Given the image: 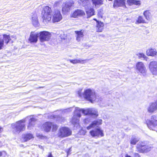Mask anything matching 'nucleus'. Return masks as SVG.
Segmentation results:
<instances>
[{
	"mask_svg": "<svg viewBox=\"0 0 157 157\" xmlns=\"http://www.w3.org/2000/svg\"><path fill=\"white\" fill-rule=\"evenodd\" d=\"M52 13V10L48 6H45L43 7L41 13V17L43 22L46 24L51 21ZM62 18L63 17L60 11L58 10H55L52 15V22H58L61 21Z\"/></svg>",
	"mask_w": 157,
	"mask_h": 157,
	"instance_id": "1",
	"label": "nucleus"
},
{
	"mask_svg": "<svg viewBox=\"0 0 157 157\" xmlns=\"http://www.w3.org/2000/svg\"><path fill=\"white\" fill-rule=\"evenodd\" d=\"M25 122V119H22L17 121L15 124H13L11 125L13 133L14 134H18L25 131L26 128L25 125L22 123Z\"/></svg>",
	"mask_w": 157,
	"mask_h": 157,
	"instance_id": "2",
	"label": "nucleus"
},
{
	"mask_svg": "<svg viewBox=\"0 0 157 157\" xmlns=\"http://www.w3.org/2000/svg\"><path fill=\"white\" fill-rule=\"evenodd\" d=\"M59 126L56 124L51 121H46L43 123L41 126V129L46 132H49L51 131L52 132L57 131Z\"/></svg>",
	"mask_w": 157,
	"mask_h": 157,
	"instance_id": "3",
	"label": "nucleus"
},
{
	"mask_svg": "<svg viewBox=\"0 0 157 157\" xmlns=\"http://www.w3.org/2000/svg\"><path fill=\"white\" fill-rule=\"evenodd\" d=\"M145 123L150 129L157 132V117L156 116H152L151 120H147Z\"/></svg>",
	"mask_w": 157,
	"mask_h": 157,
	"instance_id": "4",
	"label": "nucleus"
},
{
	"mask_svg": "<svg viewBox=\"0 0 157 157\" xmlns=\"http://www.w3.org/2000/svg\"><path fill=\"white\" fill-rule=\"evenodd\" d=\"M71 134L72 131L69 128L63 126L59 128L57 135L59 138H63L68 137Z\"/></svg>",
	"mask_w": 157,
	"mask_h": 157,
	"instance_id": "5",
	"label": "nucleus"
},
{
	"mask_svg": "<svg viewBox=\"0 0 157 157\" xmlns=\"http://www.w3.org/2000/svg\"><path fill=\"white\" fill-rule=\"evenodd\" d=\"M84 97L91 102L95 100L96 98L95 94L90 89L86 90L84 92Z\"/></svg>",
	"mask_w": 157,
	"mask_h": 157,
	"instance_id": "6",
	"label": "nucleus"
},
{
	"mask_svg": "<svg viewBox=\"0 0 157 157\" xmlns=\"http://www.w3.org/2000/svg\"><path fill=\"white\" fill-rule=\"evenodd\" d=\"M39 39L41 42L48 41L51 39V33L47 31H42L39 33Z\"/></svg>",
	"mask_w": 157,
	"mask_h": 157,
	"instance_id": "7",
	"label": "nucleus"
},
{
	"mask_svg": "<svg viewBox=\"0 0 157 157\" xmlns=\"http://www.w3.org/2000/svg\"><path fill=\"white\" fill-rule=\"evenodd\" d=\"M136 148L137 151L139 153L147 152L150 150V147L144 143L141 142L137 144Z\"/></svg>",
	"mask_w": 157,
	"mask_h": 157,
	"instance_id": "8",
	"label": "nucleus"
},
{
	"mask_svg": "<svg viewBox=\"0 0 157 157\" xmlns=\"http://www.w3.org/2000/svg\"><path fill=\"white\" fill-rule=\"evenodd\" d=\"M89 133L91 136L93 137H99L100 136L102 137L104 135L103 131L99 128L91 130Z\"/></svg>",
	"mask_w": 157,
	"mask_h": 157,
	"instance_id": "9",
	"label": "nucleus"
},
{
	"mask_svg": "<svg viewBox=\"0 0 157 157\" xmlns=\"http://www.w3.org/2000/svg\"><path fill=\"white\" fill-rule=\"evenodd\" d=\"M149 68L153 75H157V62L155 61L151 62L149 64Z\"/></svg>",
	"mask_w": 157,
	"mask_h": 157,
	"instance_id": "10",
	"label": "nucleus"
},
{
	"mask_svg": "<svg viewBox=\"0 0 157 157\" xmlns=\"http://www.w3.org/2000/svg\"><path fill=\"white\" fill-rule=\"evenodd\" d=\"M85 15V12L81 9H77L74 10L71 14V17L74 18H77L79 17L84 16Z\"/></svg>",
	"mask_w": 157,
	"mask_h": 157,
	"instance_id": "11",
	"label": "nucleus"
},
{
	"mask_svg": "<svg viewBox=\"0 0 157 157\" xmlns=\"http://www.w3.org/2000/svg\"><path fill=\"white\" fill-rule=\"evenodd\" d=\"M82 112L85 115H90L94 116L96 117L98 116V112L97 111H95L90 109H82Z\"/></svg>",
	"mask_w": 157,
	"mask_h": 157,
	"instance_id": "12",
	"label": "nucleus"
},
{
	"mask_svg": "<svg viewBox=\"0 0 157 157\" xmlns=\"http://www.w3.org/2000/svg\"><path fill=\"white\" fill-rule=\"evenodd\" d=\"M136 69L141 73H145L146 69L144 63L141 62H138L136 65Z\"/></svg>",
	"mask_w": 157,
	"mask_h": 157,
	"instance_id": "13",
	"label": "nucleus"
},
{
	"mask_svg": "<svg viewBox=\"0 0 157 157\" xmlns=\"http://www.w3.org/2000/svg\"><path fill=\"white\" fill-rule=\"evenodd\" d=\"M114 8L119 7H124L126 8L125 0H114L113 5Z\"/></svg>",
	"mask_w": 157,
	"mask_h": 157,
	"instance_id": "14",
	"label": "nucleus"
},
{
	"mask_svg": "<svg viewBox=\"0 0 157 157\" xmlns=\"http://www.w3.org/2000/svg\"><path fill=\"white\" fill-rule=\"evenodd\" d=\"M157 110V100L150 103L147 108L148 112L152 113Z\"/></svg>",
	"mask_w": 157,
	"mask_h": 157,
	"instance_id": "15",
	"label": "nucleus"
},
{
	"mask_svg": "<svg viewBox=\"0 0 157 157\" xmlns=\"http://www.w3.org/2000/svg\"><path fill=\"white\" fill-rule=\"evenodd\" d=\"M34 138L33 135L32 133H27L22 135L21 138L23 140L22 142H25L33 139Z\"/></svg>",
	"mask_w": 157,
	"mask_h": 157,
	"instance_id": "16",
	"label": "nucleus"
},
{
	"mask_svg": "<svg viewBox=\"0 0 157 157\" xmlns=\"http://www.w3.org/2000/svg\"><path fill=\"white\" fill-rule=\"evenodd\" d=\"M102 120L101 119H99L94 121L92 122L88 126L86 127L88 130L91 128H94L96 126H98L102 124Z\"/></svg>",
	"mask_w": 157,
	"mask_h": 157,
	"instance_id": "17",
	"label": "nucleus"
},
{
	"mask_svg": "<svg viewBox=\"0 0 157 157\" xmlns=\"http://www.w3.org/2000/svg\"><path fill=\"white\" fill-rule=\"evenodd\" d=\"M38 34H35L34 32H32L31 33L28 40L31 43H35L38 41Z\"/></svg>",
	"mask_w": 157,
	"mask_h": 157,
	"instance_id": "18",
	"label": "nucleus"
},
{
	"mask_svg": "<svg viewBox=\"0 0 157 157\" xmlns=\"http://www.w3.org/2000/svg\"><path fill=\"white\" fill-rule=\"evenodd\" d=\"M87 18H89L95 14V11L93 8L90 7L85 9Z\"/></svg>",
	"mask_w": 157,
	"mask_h": 157,
	"instance_id": "19",
	"label": "nucleus"
},
{
	"mask_svg": "<svg viewBox=\"0 0 157 157\" xmlns=\"http://www.w3.org/2000/svg\"><path fill=\"white\" fill-rule=\"evenodd\" d=\"M85 30L81 29L80 30H77L75 31L76 34V39L78 41H80L81 39L83 38L84 36Z\"/></svg>",
	"mask_w": 157,
	"mask_h": 157,
	"instance_id": "20",
	"label": "nucleus"
},
{
	"mask_svg": "<svg viewBox=\"0 0 157 157\" xmlns=\"http://www.w3.org/2000/svg\"><path fill=\"white\" fill-rule=\"evenodd\" d=\"M104 24L103 22L101 21L98 22L96 24V27L97 28L96 31L97 32H101L104 28Z\"/></svg>",
	"mask_w": 157,
	"mask_h": 157,
	"instance_id": "21",
	"label": "nucleus"
},
{
	"mask_svg": "<svg viewBox=\"0 0 157 157\" xmlns=\"http://www.w3.org/2000/svg\"><path fill=\"white\" fill-rule=\"evenodd\" d=\"M127 2L128 4L130 6L132 5L140 6L141 5L140 1V0H127Z\"/></svg>",
	"mask_w": 157,
	"mask_h": 157,
	"instance_id": "22",
	"label": "nucleus"
},
{
	"mask_svg": "<svg viewBox=\"0 0 157 157\" xmlns=\"http://www.w3.org/2000/svg\"><path fill=\"white\" fill-rule=\"evenodd\" d=\"M86 59L80 60L77 59H70L69 60V61L71 63L73 64H75L78 63H84L86 62Z\"/></svg>",
	"mask_w": 157,
	"mask_h": 157,
	"instance_id": "23",
	"label": "nucleus"
},
{
	"mask_svg": "<svg viewBox=\"0 0 157 157\" xmlns=\"http://www.w3.org/2000/svg\"><path fill=\"white\" fill-rule=\"evenodd\" d=\"M146 54L148 56H154L156 55L157 52L154 49L151 48L147 50Z\"/></svg>",
	"mask_w": 157,
	"mask_h": 157,
	"instance_id": "24",
	"label": "nucleus"
},
{
	"mask_svg": "<svg viewBox=\"0 0 157 157\" xmlns=\"http://www.w3.org/2000/svg\"><path fill=\"white\" fill-rule=\"evenodd\" d=\"M2 36L4 41L6 44H7L11 40L10 35L3 34Z\"/></svg>",
	"mask_w": 157,
	"mask_h": 157,
	"instance_id": "25",
	"label": "nucleus"
},
{
	"mask_svg": "<svg viewBox=\"0 0 157 157\" xmlns=\"http://www.w3.org/2000/svg\"><path fill=\"white\" fill-rule=\"evenodd\" d=\"M36 120L34 118H31L30 119L29 121L27 126L28 128H29L32 127H34L35 124Z\"/></svg>",
	"mask_w": 157,
	"mask_h": 157,
	"instance_id": "26",
	"label": "nucleus"
},
{
	"mask_svg": "<svg viewBox=\"0 0 157 157\" xmlns=\"http://www.w3.org/2000/svg\"><path fill=\"white\" fill-rule=\"evenodd\" d=\"M143 14L145 18L147 20L150 19L151 17V14L150 10H146L143 13Z\"/></svg>",
	"mask_w": 157,
	"mask_h": 157,
	"instance_id": "27",
	"label": "nucleus"
},
{
	"mask_svg": "<svg viewBox=\"0 0 157 157\" xmlns=\"http://www.w3.org/2000/svg\"><path fill=\"white\" fill-rule=\"evenodd\" d=\"M146 22L145 21L144 17L142 16H138L137 20L136 21V23L140 24V23H146Z\"/></svg>",
	"mask_w": 157,
	"mask_h": 157,
	"instance_id": "28",
	"label": "nucleus"
},
{
	"mask_svg": "<svg viewBox=\"0 0 157 157\" xmlns=\"http://www.w3.org/2000/svg\"><path fill=\"white\" fill-rule=\"evenodd\" d=\"M92 3L95 6L97 5H101L103 4V0H91Z\"/></svg>",
	"mask_w": 157,
	"mask_h": 157,
	"instance_id": "29",
	"label": "nucleus"
},
{
	"mask_svg": "<svg viewBox=\"0 0 157 157\" xmlns=\"http://www.w3.org/2000/svg\"><path fill=\"white\" fill-rule=\"evenodd\" d=\"M67 6L71 9V8L74 6L75 4V2L74 1L71 0L69 1L68 2H66L65 3Z\"/></svg>",
	"mask_w": 157,
	"mask_h": 157,
	"instance_id": "30",
	"label": "nucleus"
},
{
	"mask_svg": "<svg viewBox=\"0 0 157 157\" xmlns=\"http://www.w3.org/2000/svg\"><path fill=\"white\" fill-rule=\"evenodd\" d=\"M70 9L67 6L66 4L64 3V5L62 8V12L63 13H65L68 12L70 10Z\"/></svg>",
	"mask_w": 157,
	"mask_h": 157,
	"instance_id": "31",
	"label": "nucleus"
},
{
	"mask_svg": "<svg viewBox=\"0 0 157 157\" xmlns=\"http://www.w3.org/2000/svg\"><path fill=\"white\" fill-rule=\"evenodd\" d=\"M83 6H87L90 4V0H80Z\"/></svg>",
	"mask_w": 157,
	"mask_h": 157,
	"instance_id": "32",
	"label": "nucleus"
},
{
	"mask_svg": "<svg viewBox=\"0 0 157 157\" xmlns=\"http://www.w3.org/2000/svg\"><path fill=\"white\" fill-rule=\"evenodd\" d=\"M139 140L136 137H132L131 138L130 141V143L132 145H135L139 141Z\"/></svg>",
	"mask_w": 157,
	"mask_h": 157,
	"instance_id": "33",
	"label": "nucleus"
},
{
	"mask_svg": "<svg viewBox=\"0 0 157 157\" xmlns=\"http://www.w3.org/2000/svg\"><path fill=\"white\" fill-rule=\"evenodd\" d=\"M103 11L101 9L99 10L98 11V17L102 18L103 17Z\"/></svg>",
	"mask_w": 157,
	"mask_h": 157,
	"instance_id": "34",
	"label": "nucleus"
},
{
	"mask_svg": "<svg viewBox=\"0 0 157 157\" xmlns=\"http://www.w3.org/2000/svg\"><path fill=\"white\" fill-rule=\"evenodd\" d=\"M137 56H138L139 58H143L145 59L147 58V57L143 53H139L137 54Z\"/></svg>",
	"mask_w": 157,
	"mask_h": 157,
	"instance_id": "35",
	"label": "nucleus"
},
{
	"mask_svg": "<svg viewBox=\"0 0 157 157\" xmlns=\"http://www.w3.org/2000/svg\"><path fill=\"white\" fill-rule=\"evenodd\" d=\"M4 40L0 37V50L4 46Z\"/></svg>",
	"mask_w": 157,
	"mask_h": 157,
	"instance_id": "36",
	"label": "nucleus"
},
{
	"mask_svg": "<svg viewBox=\"0 0 157 157\" xmlns=\"http://www.w3.org/2000/svg\"><path fill=\"white\" fill-rule=\"evenodd\" d=\"M6 155V153L5 151H0V157H4Z\"/></svg>",
	"mask_w": 157,
	"mask_h": 157,
	"instance_id": "37",
	"label": "nucleus"
},
{
	"mask_svg": "<svg viewBox=\"0 0 157 157\" xmlns=\"http://www.w3.org/2000/svg\"><path fill=\"white\" fill-rule=\"evenodd\" d=\"M78 96L80 97H82L83 96H84V93H82V89L79 90L78 91Z\"/></svg>",
	"mask_w": 157,
	"mask_h": 157,
	"instance_id": "38",
	"label": "nucleus"
},
{
	"mask_svg": "<svg viewBox=\"0 0 157 157\" xmlns=\"http://www.w3.org/2000/svg\"><path fill=\"white\" fill-rule=\"evenodd\" d=\"M81 117V114L80 113H78L76 114H75L72 117V119L74 120L76 117L79 118Z\"/></svg>",
	"mask_w": 157,
	"mask_h": 157,
	"instance_id": "39",
	"label": "nucleus"
},
{
	"mask_svg": "<svg viewBox=\"0 0 157 157\" xmlns=\"http://www.w3.org/2000/svg\"><path fill=\"white\" fill-rule=\"evenodd\" d=\"M37 136L39 138L41 139L46 138V136H44L42 135H39Z\"/></svg>",
	"mask_w": 157,
	"mask_h": 157,
	"instance_id": "40",
	"label": "nucleus"
},
{
	"mask_svg": "<svg viewBox=\"0 0 157 157\" xmlns=\"http://www.w3.org/2000/svg\"><path fill=\"white\" fill-rule=\"evenodd\" d=\"M71 151V147L69 148L67 151L66 152L67 153V155H68L70 154V152Z\"/></svg>",
	"mask_w": 157,
	"mask_h": 157,
	"instance_id": "41",
	"label": "nucleus"
},
{
	"mask_svg": "<svg viewBox=\"0 0 157 157\" xmlns=\"http://www.w3.org/2000/svg\"><path fill=\"white\" fill-rule=\"evenodd\" d=\"M134 157H141L140 155L137 153H135L134 154Z\"/></svg>",
	"mask_w": 157,
	"mask_h": 157,
	"instance_id": "42",
	"label": "nucleus"
},
{
	"mask_svg": "<svg viewBox=\"0 0 157 157\" xmlns=\"http://www.w3.org/2000/svg\"><path fill=\"white\" fill-rule=\"evenodd\" d=\"M47 157H53L51 152H50L48 153Z\"/></svg>",
	"mask_w": 157,
	"mask_h": 157,
	"instance_id": "43",
	"label": "nucleus"
},
{
	"mask_svg": "<svg viewBox=\"0 0 157 157\" xmlns=\"http://www.w3.org/2000/svg\"><path fill=\"white\" fill-rule=\"evenodd\" d=\"M93 20L96 21L97 24V23H98V22L99 23V22L100 21H98V20H97V19L95 18H93Z\"/></svg>",
	"mask_w": 157,
	"mask_h": 157,
	"instance_id": "44",
	"label": "nucleus"
},
{
	"mask_svg": "<svg viewBox=\"0 0 157 157\" xmlns=\"http://www.w3.org/2000/svg\"><path fill=\"white\" fill-rule=\"evenodd\" d=\"M125 157H131L130 155H128V154H126Z\"/></svg>",
	"mask_w": 157,
	"mask_h": 157,
	"instance_id": "45",
	"label": "nucleus"
},
{
	"mask_svg": "<svg viewBox=\"0 0 157 157\" xmlns=\"http://www.w3.org/2000/svg\"><path fill=\"white\" fill-rule=\"evenodd\" d=\"M59 3L58 2H56L55 3V5H56V6H57L58 4H59Z\"/></svg>",
	"mask_w": 157,
	"mask_h": 157,
	"instance_id": "46",
	"label": "nucleus"
},
{
	"mask_svg": "<svg viewBox=\"0 0 157 157\" xmlns=\"http://www.w3.org/2000/svg\"><path fill=\"white\" fill-rule=\"evenodd\" d=\"M43 88V87L42 86H40L37 88Z\"/></svg>",
	"mask_w": 157,
	"mask_h": 157,
	"instance_id": "47",
	"label": "nucleus"
},
{
	"mask_svg": "<svg viewBox=\"0 0 157 157\" xmlns=\"http://www.w3.org/2000/svg\"><path fill=\"white\" fill-rule=\"evenodd\" d=\"M109 1H113V0H108Z\"/></svg>",
	"mask_w": 157,
	"mask_h": 157,
	"instance_id": "48",
	"label": "nucleus"
}]
</instances>
